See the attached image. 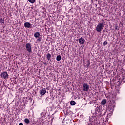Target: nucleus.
Wrapping results in <instances>:
<instances>
[{"label":"nucleus","instance_id":"nucleus-10","mask_svg":"<svg viewBox=\"0 0 125 125\" xmlns=\"http://www.w3.org/2000/svg\"><path fill=\"white\" fill-rule=\"evenodd\" d=\"M95 114H97L99 112V107L98 106H95Z\"/></svg>","mask_w":125,"mask_h":125},{"label":"nucleus","instance_id":"nucleus-15","mask_svg":"<svg viewBox=\"0 0 125 125\" xmlns=\"http://www.w3.org/2000/svg\"><path fill=\"white\" fill-rule=\"evenodd\" d=\"M0 23L2 24H4V18H0Z\"/></svg>","mask_w":125,"mask_h":125},{"label":"nucleus","instance_id":"nucleus-9","mask_svg":"<svg viewBox=\"0 0 125 125\" xmlns=\"http://www.w3.org/2000/svg\"><path fill=\"white\" fill-rule=\"evenodd\" d=\"M34 37L35 38H36V39L37 38L40 37V32H36L34 33Z\"/></svg>","mask_w":125,"mask_h":125},{"label":"nucleus","instance_id":"nucleus-16","mask_svg":"<svg viewBox=\"0 0 125 125\" xmlns=\"http://www.w3.org/2000/svg\"><path fill=\"white\" fill-rule=\"evenodd\" d=\"M103 44L104 46L107 45V44H108V41H104L103 42Z\"/></svg>","mask_w":125,"mask_h":125},{"label":"nucleus","instance_id":"nucleus-17","mask_svg":"<svg viewBox=\"0 0 125 125\" xmlns=\"http://www.w3.org/2000/svg\"><path fill=\"white\" fill-rule=\"evenodd\" d=\"M28 1L30 2V3H35V2H36V0H28Z\"/></svg>","mask_w":125,"mask_h":125},{"label":"nucleus","instance_id":"nucleus-25","mask_svg":"<svg viewBox=\"0 0 125 125\" xmlns=\"http://www.w3.org/2000/svg\"><path fill=\"white\" fill-rule=\"evenodd\" d=\"M124 47H125V45H124Z\"/></svg>","mask_w":125,"mask_h":125},{"label":"nucleus","instance_id":"nucleus-14","mask_svg":"<svg viewBox=\"0 0 125 125\" xmlns=\"http://www.w3.org/2000/svg\"><path fill=\"white\" fill-rule=\"evenodd\" d=\"M57 61H60L61 60V56L58 55L56 58Z\"/></svg>","mask_w":125,"mask_h":125},{"label":"nucleus","instance_id":"nucleus-7","mask_svg":"<svg viewBox=\"0 0 125 125\" xmlns=\"http://www.w3.org/2000/svg\"><path fill=\"white\" fill-rule=\"evenodd\" d=\"M46 93V90H45V89H42L39 92V93H40L42 96V95H44V94H45Z\"/></svg>","mask_w":125,"mask_h":125},{"label":"nucleus","instance_id":"nucleus-3","mask_svg":"<svg viewBox=\"0 0 125 125\" xmlns=\"http://www.w3.org/2000/svg\"><path fill=\"white\" fill-rule=\"evenodd\" d=\"M83 91H88L89 90V85L87 83H84L83 86Z\"/></svg>","mask_w":125,"mask_h":125},{"label":"nucleus","instance_id":"nucleus-23","mask_svg":"<svg viewBox=\"0 0 125 125\" xmlns=\"http://www.w3.org/2000/svg\"><path fill=\"white\" fill-rule=\"evenodd\" d=\"M102 22H104V20H102Z\"/></svg>","mask_w":125,"mask_h":125},{"label":"nucleus","instance_id":"nucleus-18","mask_svg":"<svg viewBox=\"0 0 125 125\" xmlns=\"http://www.w3.org/2000/svg\"><path fill=\"white\" fill-rule=\"evenodd\" d=\"M38 38V39H37V42H40L42 41V37H39Z\"/></svg>","mask_w":125,"mask_h":125},{"label":"nucleus","instance_id":"nucleus-11","mask_svg":"<svg viewBox=\"0 0 125 125\" xmlns=\"http://www.w3.org/2000/svg\"><path fill=\"white\" fill-rule=\"evenodd\" d=\"M24 122L26 124H27V125H29V124L30 123V120H29V119L28 118H25L24 119Z\"/></svg>","mask_w":125,"mask_h":125},{"label":"nucleus","instance_id":"nucleus-20","mask_svg":"<svg viewBox=\"0 0 125 125\" xmlns=\"http://www.w3.org/2000/svg\"><path fill=\"white\" fill-rule=\"evenodd\" d=\"M19 125H23V123H20Z\"/></svg>","mask_w":125,"mask_h":125},{"label":"nucleus","instance_id":"nucleus-5","mask_svg":"<svg viewBox=\"0 0 125 125\" xmlns=\"http://www.w3.org/2000/svg\"><path fill=\"white\" fill-rule=\"evenodd\" d=\"M79 42L80 44H83L85 42V40H84V38L81 37L79 39Z\"/></svg>","mask_w":125,"mask_h":125},{"label":"nucleus","instance_id":"nucleus-8","mask_svg":"<svg viewBox=\"0 0 125 125\" xmlns=\"http://www.w3.org/2000/svg\"><path fill=\"white\" fill-rule=\"evenodd\" d=\"M46 58L47 59V60H48V61H49V60H50V59H51V54H50V53H47L46 54Z\"/></svg>","mask_w":125,"mask_h":125},{"label":"nucleus","instance_id":"nucleus-13","mask_svg":"<svg viewBox=\"0 0 125 125\" xmlns=\"http://www.w3.org/2000/svg\"><path fill=\"white\" fill-rule=\"evenodd\" d=\"M70 105H71V106H75V105H76V102H75V101H71L70 102Z\"/></svg>","mask_w":125,"mask_h":125},{"label":"nucleus","instance_id":"nucleus-24","mask_svg":"<svg viewBox=\"0 0 125 125\" xmlns=\"http://www.w3.org/2000/svg\"><path fill=\"white\" fill-rule=\"evenodd\" d=\"M15 83V84H16V83Z\"/></svg>","mask_w":125,"mask_h":125},{"label":"nucleus","instance_id":"nucleus-4","mask_svg":"<svg viewBox=\"0 0 125 125\" xmlns=\"http://www.w3.org/2000/svg\"><path fill=\"white\" fill-rule=\"evenodd\" d=\"M32 45L30 44V43H28L26 44L25 47L26 48L27 51L28 52H32Z\"/></svg>","mask_w":125,"mask_h":125},{"label":"nucleus","instance_id":"nucleus-6","mask_svg":"<svg viewBox=\"0 0 125 125\" xmlns=\"http://www.w3.org/2000/svg\"><path fill=\"white\" fill-rule=\"evenodd\" d=\"M25 28H28V29H31L32 27V24L30 22H25L24 24Z\"/></svg>","mask_w":125,"mask_h":125},{"label":"nucleus","instance_id":"nucleus-21","mask_svg":"<svg viewBox=\"0 0 125 125\" xmlns=\"http://www.w3.org/2000/svg\"><path fill=\"white\" fill-rule=\"evenodd\" d=\"M48 99H49V98H46V100L47 101H48Z\"/></svg>","mask_w":125,"mask_h":125},{"label":"nucleus","instance_id":"nucleus-1","mask_svg":"<svg viewBox=\"0 0 125 125\" xmlns=\"http://www.w3.org/2000/svg\"><path fill=\"white\" fill-rule=\"evenodd\" d=\"M103 27H104V23L103 22L102 23H99L97 27H96V30L97 32H100L102 30H103Z\"/></svg>","mask_w":125,"mask_h":125},{"label":"nucleus","instance_id":"nucleus-22","mask_svg":"<svg viewBox=\"0 0 125 125\" xmlns=\"http://www.w3.org/2000/svg\"><path fill=\"white\" fill-rule=\"evenodd\" d=\"M43 64H44V65H46V62H43Z\"/></svg>","mask_w":125,"mask_h":125},{"label":"nucleus","instance_id":"nucleus-12","mask_svg":"<svg viewBox=\"0 0 125 125\" xmlns=\"http://www.w3.org/2000/svg\"><path fill=\"white\" fill-rule=\"evenodd\" d=\"M106 103V100L105 99H103L101 102V104L102 105H105Z\"/></svg>","mask_w":125,"mask_h":125},{"label":"nucleus","instance_id":"nucleus-19","mask_svg":"<svg viewBox=\"0 0 125 125\" xmlns=\"http://www.w3.org/2000/svg\"><path fill=\"white\" fill-rule=\"evenodd\" d=\"M115 30H118V25H115Z\"/></svg>","mask_w":125,"mask_h":125},{"label":"nucleus","instance_id":"nucleus-2","mask_svg":"<svg viewBox=\"0 0 125 125\" xmlns=\"http://www.w3.org/2000/svg\"><path fill=\"white\" fill-rule=\"evenodd\" d=\"M1 78L2 79H4V80H7L8 79V74H7V72L4 71L1 73Z\"/></svg>","mask_w":125,"mask_h":125}]
</instances>
